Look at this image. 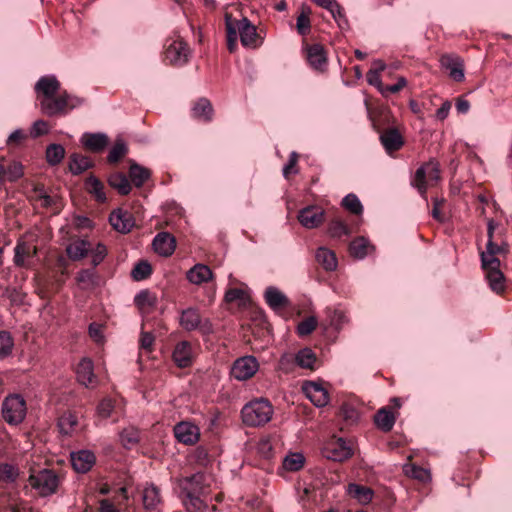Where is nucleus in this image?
<instances>
[{
  "label": "nucleus",
  "instance_id": "34",
  "mask_svg": "<svg viewBox=\"0 0 512 512\" xmlns=\"http://www.w3.org/2000/svg\"><path fill=\"white\" fill-rule=\"evenodd\" d=\"M78 384H89L94 377L93 362L88 358H83L76 369Z\"/></svg>",
  "mask_w": 512,
  "mask_h": 512
},
{
  "label": "nucleus",
  "instance_id": "40",
  "mask_svg": "<svg viewBox=\"0 0 512 512\" xmlns=\"http://www.w3.org/2000/svg\"><path fill=\"white\" fill-rule=\"evenodd\" d=\"M134 303L142 312H148L150 308L156 305L157 298L149 290H141L135 295Z\"/></svg>",
  "mask_w": 512,
  "mask_h": 512
},
{
  "label": "nucleus",
  "instance_id": "24",
  "mask_svg": "<svg viewBox=\"0 0 512 512\" xmlns=\"http://www.w3.org/2000/svg\"><path fill=\"white\" fill-rule=\"evenodd\" d=\"M81 143L93 152H100L108 144V138L103 133H84L81 137Z\"/></svg>",
  "mask_w": 512,
  "mask_h": 512
},
{
  "label": "nucleus",
  "instance_id": "18",
  "mask_svg": "<svg viewBox=\"0 0 512 512\" xmlns=\"http://www.w3.org/2000/svg\"><path fill=\"white\" fill-rule=\"evenodd\" d=\"M307 61L309 65L317 71H324L327 65L326 52L322 45L313 44L307 47Z\"/></svg>",
  "mask_w": 512,
  "mask_h": 512
},
{
  "label": "nucleus",
  "instance_id": "47",
  "mask_svg": "<svg viewBox=\"0 0 512 512\" xmlns=\"http://www.w3.org/2000/svg\"><path fill=\"white\" fill-rule=\"evenodd\" d=\"M310 13H311L310 8L308 6L303 5L302 11H301L300 15L297 17L296 28H297L298 33L302 36L308 34V32L310 31V27H311L310 19H309Z\"/></svg>",
  "mask_w": 512,
  "mask_h": 512
},
{
  "label": "nucleus",
  "instance_id": "43",
  "mask_svg": "<svg viewBox=\"0 0 512 512\" xmlns=\"http://www.w3.org/2000/svg\"><path fill=\"white\" fill-rule=\"evenodd\" d=\"M46 161L50 166H56L65 157V148L61 144H50L46 148Z\"/></svg>",
  "mask_w": 512,
  "mask_h": 512
},
{
  "label": "nucleus",
  "instance_id": "32",
  "mask_svg": "<svg viewBox=\"0 0 512 512\" xmlns=\"http://www.w3.org/2000/svg\"><path fill=\"white\" fill-rule=\"evenodd\" d=\"M89 157L73 153L69 159V170L73 175H79L93 167Z\"/></svg>",
  "mask_w": 512,
  "mask_h": 512
},
{
  "label": "nucleus",
  "instance_id": "12",
  "mask_svg": "<svg viewBox=\"0 0 512 512\" xmlns=\"http://www.w3.org/2000/svg\"><path fill=\"white\" fill-rule=\"evenodd\" d=\"M172 358L179 368H186L193 364L194 352L189 341L183 340L174 347Z\"/></svg>",
  "mask_w": 512,
  "mask_h": 512
},
{
  "label": "nucleus",
  "instance_id": "21",
  "mask_svg": "<svg viewBox=\"0 0 512 512\" xmlns=\"http://www.w3.org/2000/svg\"><path fill=\"white\" fill-rule=\"evenodd\" d=\"M186 277L190 283L201 285L211 280L213 273L207 265L198 263L187 271Z\"/></svg>",
  "mask_w": 512,
  "mask_h": 512
},
{
  "label": "nucleus",
  "instance_id": "64",
  "mask_svg": "<svg viewBox=\"0 0 512 512\" xmlns=\"http://www.w3.org/2000/svg\"><path fill=\"white\" fill-rule=\"evenodd\" d=\"M6 175H8V179L10 181H16L23 175V166L22 164L15 162L8 167L6 170Z\"/></svg>",
  "mask_w": 512,
  "mask_h": 512
},
{
  "label": "nucleus",
  "instance_id": "62",
  "mask_svg": "<svg viewBox=\"0 0 512 512\" xmlns=\"http://www.w3.org/2000/svg\"><path fill=\"white\" fill-rule=\"evenodd\" d=\"M296 365L294 354H284L279 360V369L284 372L291 371Z\"/></svg>",
  "mask_w": 512,
  "mask_h": 512
},
{
  "label": "nucleus",
  "instance_id": "15",
  "mask_svg": "<svg viewBox=\"0 0 512 512\" xmlns=\"http://www.w3.org/2000/svg\"><path fill=\"white\" fill-rule=\"evenodd\" d=\"M176 439L183 444L192 445L199 439V429L189 422H180L174 427Z\"/></svg>",
  "mask_w": 512,
  "mask_h": 512
},
{
  "label": "nucleus",
  "instance_id": "26",
  "mask_svg": "<svg viewBox=\"0 0 512 512\" xmlns=\"http://www.w3.org/2000/svg\"><path fill=\"white\" fill-rule=\"evenodd\" d=\"M349 249L351 256L362 260L374 249V246L366 237L359 236L350 243Z\"/></svg>",
  "mask_w": 512,
  "mask_h": 512
},
{
  "label": "nucleus",
  "instance_id": "42",
  "mask_svg": "<svg viewBox=\"0 0 512 512\" xmlns=\"http://www.w3.org/2000/svg\"><path fill=\"white\" fill-rule=\"evenodd\" d=\"M295 356L296 365L300 368L313 369L316 362V355L310 348L299 350Z\"/></svg>",
  "mask_w": 512,
  "mask_h": 512
},
{
  "label": "nucleus",
  "instance_id": "57",
  "mask_svg": "<svg viewBox=\"0 0 512 512\" xmlns=\"http://www.w3.org/2000/svg\"><path fill=\"white\" fill-rule=\"evenodd\" d=\"M114 409V404L111 399L105 398L103 399L97 406V414L104 419H107L111 416V413Z\"/></svg>",
  "mask_w": 512,
  "mask_h": 512
},
{
  "label": "nucleus",
  "instance_id": "3",
  "mask_svg": "<svg viewBox=\"0 0 512 512\" xmlns=\"http://www.w3.org/2000/svg\"><path fill=\"white\" fill-rule=\"evenodd\" d=\"M273 409L265 399H257L244 405L241 410L243 423L250 427H257L270 421Z\"/></svg>",
  "mask_w": 512,
  "mask_h": 512
},
{
  "label": "nucleus",
  "instance_id": "53",
  "mask_svg": "<svg viewBox=\"0 0 512 512\" xmlns=\"http://www.w3.org/2000/svg\"><path fill=\"white\" fill-rule=\"evenodd\" d=\"M317 326V319L314 316L307 317L301 321L297 326V333L300 336H307L311 334Z\"/></svg>",
  "mask_w": 512,
  "mask_h": 512
},
{
  "label": "nucleus",
  "instance_id": "20",
  "mask_svg": "<svg viewBox=\"0 0 512 512\" xmlns=\"http://www.w3.org/2000/svg\"><path fill=\"white\" fill-rule=\"evenodd\" d=\"M110 224L120 233H128L134 226V220L128 212L117 210L109 217Z\"/></svg>",
  "mask_w": 512,
  "mask_h": 512
},
{
  "label": "nucleus",
  "instance_id": "56",
  "mask_svg": "<svg viewBox=\"0 0 512 512\" xmlns=\"http://www.w3.org/2000/svg\"><path fill=\"white\" fill-rule=\"evenodd\" d=\"M257 450L262 457L269 459L273 456V444L269 437L262 438L257 446Z\"/></svg>",
  "mask_w": 512,
  "mask_h": 512
},
{
  "label": "nucleus",
  "instance_id": "52",
  "mask_svg": "<svg viewBox=\"0 0 512 512\" xmlns=\"http://www.w3.org/2000/svg\"><path fill=\"white\" fill-rule=\"evenodd\" d=\"M329 233L332 237L341 238L349 235V228L339 219L331 221L329 225Z\"/></svg>",
  "mask_w": 512,
  "mask_h": 512
},
{
  "label": "nucleus",
  "instance_id": "23",
  "mask_svg": "<svg viewBox=\"0 0 512 512\" xmlns=\"http://www.w3.org/2000/svg\"><path fill=\"white\" fill-rule=\"evenodd\" d=\"M380 141L387 153L399 150L403 144V138L397 129L391 128L380 135Z\"/></svg>",
  "mask_w": 512,
  "mask_h": 512
},
{
  "label": "nucleus",
  "instance_id": "36",
  "mask_svg": "<svg viewBox=\"0 0 512 512\" xmlns=\"http://www.w3.org/2000/svg\"><path fill=\"white\" fill-rule=\"evenodd\" d=\"M78 425V418L72 412L63 413L58 419V428L61 434L70 436Z\"/></svg>",
  "mask_w": 512,
  "mask_h": 512
},
{
  "label": "nucleus",
  "instance_id": "9",
  "mask_svg": "<svg viewBox=\"0 0 512 512\" xmlns=\"http://www.w3.org/2000/svg\"><path fill=\"white\" fill-rule=\"evenodd\" d=\"M323 455L327 459L342 462L353 455V449L350 442L344 438H334L325 445Z\"/></svg>",
  "mask_w": 512,
  "mask_h": 512
},
{
  "label": "nucleus",
  "instance_id": "44",
  "mask_svg": "<svg viewBox=\"0 0 512 512\" xmlns=\"http://www.w3.org/2000/svg\"><path fill=\"white\" fill-rule=\"evenodd\" d=\"M326 314L329 319L330 325L336 330L342 329V327L348 322V318L345 312L341 309L327 308Z\"/></svg>",
  "mask_w": 512,
  "mask_h": 512
},
{
  "label": "nucleus",
  "instance_id": "50",
  "mask_svg": "<svg viewBox=\"0 0 512 512\" xmlns=\"http://www.w3.org/2000/svg\"><path fill=\"white\" fill-rule=\"evenodd\" d=\"M342 205L353 214L358 215L363 211V206L359 198L353 193H350L343 198Z\"/></svg>",
  "mask_w": 512,
  "mask_h": 512
},
{
  "label": "nucleus",
  "instance_id": "38",
  "mask_svg": "<svg viewBox=\"0 0 512 512\" xmlns=\"http://www.w3.org/2000/svg\"><path fill=\"white\" fill-rule=\"evenodd\" d=\"M213 108L210 101L206 98L199 99L192 108V115L203 121L212 119Z\"/></svg>",
  "mask_w": 512,
  "mask_h": 512
},
{
  "label": "nucleus",
  "instance_id": "19",
  "mask_svg": "<svg viewBox=\"0 0 512 512\" xmlns=\"http://www.w3.org/2000/svg\"><path fill=\"white\" fill-rule=\"evenodd\" d=\"M304 395L316 406L324 407L329 402L326 386H301Z\"/></svg>",
  "mask_w": 512,
  "mask_h": 512
},
{
  "label": "nucleus",
  "instance_id": "17",
  "mask_svg": "<svg viewBox=\"0 0 512 512\" xmlns=\"http://www.w3.org/2000/svg\"><path fill=\"white\" fill-rule=\"evenodd\" d=\"M486 273V279L492 291L499 294L505 289V277L500 270V265L482 266Z\"/></svg>",
  "mask_w": 512,
  "mask_h": 512
},
{
  "label": "nucleus",
  "instance_id": "13",
  "mask_svg": "<svg viewBox=\"0 0 512 512\" xmlns=\"http://www.w3.org/2000/svg\"><path fill=\"white\" fill-rule=\"evenodd\" d=\"M263 296L266 304L275 312L281 311L290 305L288 297L275 286H268Z\"/></svg>",
  "mask_w": 512,
  "mask_h": 512
},
{
  "label": "nucleus",
  "instance_id": "27",
  "mask_svg": "<svg viewBox=\"0 0 512 512\" xmlns=\"http://www.w3.org/2000/svg\"><path fill=\"white\" fill-rule=\"evenodd\" d=\"M396 421L394 413L387 407H382L374 416L375 425L383 432L392 430Z\"/></svg>",
  "mask_w": 512,
  "mask_h": 512
},
{
  "label": "nucleus",
  "instance_id": "59",
  "mask_svg": "<svg viewBox=\"0 0 512 512\" xmlns=\"http://www.w3.org/2000/svg\"><path fill=\"white\" fill-rule=\"evenodd\" d=\"M107 249L106 246L98 243L97 246L91 251L92 264L94 267L98 266L106 257Z\"/></svg>",
  "mask_w": 512,
  "mask_h": 512
},
{
  "label": "nucleus",
  "instance_id": "25",
  "mask_svg": "<svg viewBox=\"0 0 512 512\" xmlns=\"http://www.w3.org/2000/svg\"><path fill=\"white\" fill-rule=\"evenodd\" d=\"M347 493L362 505L370 503L374 495L371 488L356 483H350L347 486Z\"/></svg>",
  "mask_w": 512,
  "mask_h": 512
},
{
  "label": "nucleus",
  "instance_id": "33",
  "mask_svg": "<svg viewBox=\"0 0 512 512\" xmlns=\"http://www.w3.org/2000/svg\"><path fill=\"white\" fill-rule=\"evenodd\" d=\"M499 250L498 244L488 239L486 250L480 253L481 266L500 265V260L496 257L499 254Z\"/></svg>",
  "mask_w": 512,
  "mask_h": 512
},
{
  "label": "nucleus",
  "instance_id": "55",
  "mask_svg": "<svg viewBox=\"0 0 512 512\" xmlns=\"http://www.w3.org/2000/svg\"><path fill=\"white\" fill-rule=\"evenodd\" d=\"M340 412L344 420L349 424H353L359 419L358 410L349 404H343Z\"/></svg>",
  "mask_w": 512,
  "mask_h": 512
},
{
  "label": "nucleus",
  "instance_id": "28",
  "mask_svg": "<svg viewBox=\"0 0 512 512\" xmlns=\"http://www.w3.org/2000/svg\"><path fill=\"white\" fill-rule=\"evenodd\" d=\"M179 323L186 331L196 330L201 324V317L198 310L191 307L183 310Z\"/></svg>",
  "mask_w": 512,
  "mask_h": 512
},
{
  "label": "nucleus",
  "instance_id": "16",
  "mask_svg": "<svg viewBox=\"0 0 512 512\" xmlns=\"http://www.w3.org/2000/svg\"><path fill=\"white\" fill-rule=\"evenodd\" d=\"M175 247V238L168 232H160L153 239V248L161 256L168 257L172 255Z\"/></svg>",
  "mask_w": 512,
  "mask_h": 512
},
{
  "label": "nucleus",
  "instance_id": "6",
  "mask_svg": "<svg viewBox=\"0 0 512 512\" xmlns=\"http://www.w3.org/2000/svg\"><path fill=\"white\" fill-rule=\"evenodd\" d=\"M2 416L10 425L20 424L26 416V403L22 396L13 394L2 403Z\"/></svg>",
  "mask_w": 512,
  "mask_h": 512
},
{
  "label": "nucleus",
  "instance_id": "7",
  "mask_svg": "<svg viewBox=\"0 0 512 512\" xmlns=\"http://www.w3.org/2000/svg\"><path fill=\"white\" fill-rule=\"evenodd\" d=\"M190 56L187 44L179 37L169 38L165 44V59L173 66L185 65Z\"/></svg>",
  "mask_w": 512,
  "mask_h": 512
},
{
  "label": "nucleus",
  "instance_id": "30",
  "mask_svg": "<svg viewBox=\"0 0 512 512\" xmlns=\"http://www.w3.org/2000/svg\"><path fill=\"white\" fill-rule=\"evenodd\" d=\"M85 189L99 203L107 201L103 183L94 175H90L85 181Z\"/></svg>",
  "mask_w": 512,
  "mask_h": 512
},
{
  "label": "nucleus",
  "instance_id": "60",
  "mask_svg": "<svg viewBox=\"0 0 512 512\" xmlns=\"http://www.w3.org/2000/svg\"><path fill=\"white\" fill-rule=\"evenodd\" d=\"M77 281L87 285H94L96 282V273L93 269L81 270L77 275Z\"/></svg>",
  "mask_w": 512,
  "mask_h": 512
},
{
  "label": "nucleus",
  "instance_id": "4",
  "mask_svg": "<svg viewBox=\"0 0 512 512\" xmlns=\"http://www.w3.org/2000/svg\"><path fill=\"white\" fill-rule=\"evenodd\" d=\"M440 179V169L437 161L430 160L421 165L415 172L411 181L418 192L425 196L429 187L435 185Z\"/></svg>",
  "mask_w": 512,
  "mask_h": 512
},
{
  "label": "nucleus",
  "instance_id": "14",
  "mask_svg": "<svg viewBox=\"0 0 512 512\" xmlns=\"http://www.w3.org/2000/svg\"><path fill=\"white\" fill-rule=\"evenodd\" d=\"M96 456L90 450H79L71 453V463L78 473H87L95 464Z\"/></svg>",
  "mask_w": 512,
  "mask_h": 512
},
{
  "label": "nucleus",
  "instance_id": "48",
  "mask_svg": "<svg viewBox=\"0 0 512 512\" xmlns=\"http://www.w3.org/2000/svg\"><path fill=\"white\" fill-rule=\"evenodd\" d=\"M128 149L123 140H117L109 151L107 160L109 163H117L123 156L126 155Z\"/></svg>",
  "mask_w": 512,
  "mask_h": 512
},
{
  "label": "nucleus",
  "instance_id": "63",
  "mask_svg": "<svg viewBox=\"0 0 512 512\" xmlns=\"http://www.w3.org/2000/svg\"><path fill=\"white\" fill-rule=\"evenodd\" d=\"M193 458L199 465L205 466L209 463V453L207 449L203 446H198L195 449L193 453Z\"/></svg>",
  "mask_w": 512,
  "mask_h": 512
},
{
  "label": "nucleus",
  "instance_id": "39",
  "mask_svg": "<svg viewBox=\"0 0 512 512\" xmlns=\"http://www.w3.org/2000/svg\"><path fill=\"white\" fill-rule=\"evenodd\" d=\"M305 457L300 452H290L283 459L282 466L286 471L297 472L304 467Z\"/></svg>",
  "mask_w": 512,
  "mask_h": 512
},
{
  "label": "nucleus",
  "instance_id": "49",
  "mask_svg": "<svg viewBox=\"0 0 512 512\" xmlns=\"http://www.w3.org/2000/svg\"><path fill=\"white\" fill-rule=\"evenodd\" d=\"M152 267L147 261L138 262L132 269L131 276L136 281H141L150 276Z\"/></svg>",
  "mask_w": 512,
  "mask_h": 512
},
{
  "label": "nucleus",
  "instance_id": "8",
  "mask_svg": "<svg viewBox=\"0 0 512 512\" xmlns=\"http://www.w3.org/2000/svg\"><path fill=\"white\" fill-rule=\"evenodd\" d=\"M231 24L237 32V36H239L242 46L249 48L257 47V29L248 18L243 17L240 20H237L231 16Z\"/></svg>",
  "mask_w": 512,
  "mask_h": 512
},
{
  "label": "nucleus",
  "instance_id": "51",
  "mask_svg": "<svg viewBox=\"0 0 512 512\" xmlns=\"http://www.w3.org/2000/svg\"><path fill=\"white\" fill-rule=\"evenodd\" d=\"M225 26L227 32V47L230 52H233L236 49L238 36L231 24V15L229 14L225 15Z\"/></svg>",
  "mask_w": 512,
  "mask_h": 512
},
{
  "label": "nucleus",
  "instance_id": "45",
  "mask_svg": "<svg viewBox=\"0 0 512 512\" xmlns=\"http://www.w3.org/2000/svg\"><path fill=\"white\" fill-rule=\"evenodd\" d=\"M14 348V340L10 332L0 331V359L9 357Z\"/></svg>",
  "mask_w": 512,
  "mask_h": 512
},
{
  "label": "nucleus",
  "instance_id": "37",
  "mask_svg": "<svg viewBox=\"0 0 512 512\" xmlns=\"http://www.w3.org/2000/svg\"><path fill=\"white\" fill-rule=\"evenodd\" d=\"M149 169L133 162L129 168V177L136 187H141L150 178Z\"/></svg>",
  "mask_w": 512,
  "mask_h": 512
},
{
  "label": "nucleus",
  "instance_id": "11",
  "mask_svg": "<svg viewBox=\"0 0 512 512\" xmlns=\"http://www.w3.org/2000/svg\"><path fill=\"white\" fill-rule=\"evenodd\" d=\"M299 223L306 229H315L323 224L325 211L322 207L310 205L302 208L298 213Z\"/></svg>",
  "mask_w": 512,
  "mask_h": 512
},
{
  "label": "nucleus",
  "instance_id": "46",
  "mask_svg": "<svg viewBox=\"0 0 512 512\" xmlns=\"http://www.w3.org/2000/svg\"><path fill=\"white\" fill-rule=\"evenodd\" d=\"M139 438V431L133 427L126 428L120 433L121 444L126 449L134 447L139 442Z\"/></svg>",
  "mask_w": 512,
  "mask_h": 512
},
{
  "label": "nucleus",
  "instance_id": "61",
  "mask_svg": "<svg viewBox=\"0 0 512 512\" xmlns=\"http://www.w3.org/2000/svg\"><path fill=\"white\" fill-rule=\"evenodd\" d=\"M407 85V80L404 77H399L397 82L393 85L384 86L383 92L381 93L384 97H388L389 94L398 93Z\"/></svg>",
  "mask_w": 512,
  "mask_h": 512
},
{
  "label": "nucleus",
  "instance_id": "10",
  "mask_svg": "<svg viewBox=\"0 0 512 512\" xmlns=\"http://www.w3.org/2000/svg\"><path fill=\"white\" fill-rule=\"evenodd\" d=\"M259 364L254 356L238 358L231 367V376L238 381L250 379L258 370Z\"/></svg>",
  "mask_w": 512,
  "mask_h": 512
},
{
  "label": "nucleus",
  "instance_id": "1",
  "mask_svg": "<svg viewBox=\"0 0 512 512\" xmlns=\"http://www.w3.org/2000/svg\"><path fill=\"white\" fill-rule=\"evenodd\" d=\"M60 90V82L55 75H45L35 84V92L43 114L49 117L65 115L70 110L79 107L82 99L63 92L56 96Z\"/></svg>",
  "mask_w": 512,
  "mask_h": 512
},
{
  "label": "nucleus",
  "instance_id": "35",
  "mask_svg": "<svg viewBox=\"0 0 512 512\" xmlns=\"http://www.w3.org/2000/svg\"><path fill=\"white\" fill-rule=\"evenodd\" d=\"M108 183L121 195H127L131 191V184L124 173H112L108 178Z\"/></svg>",
  "mask_w": 512,
  "mask_h": 512
},
{
  "label": "nucleus",
  "instance_id": "31",
  "mask_svg": "<svg viewBox=\"0 0 512 512\" xmlns=\"http://www.w3.org/2000/svg\"><path fill=\"white\" fill-rule=\"evenodd\" d=\"M90 250V243L85 239H79L66 248L67 255L70 259L77 261L87 256Z\"/></svg>",
  "mask_w": 512,
  "mask_h": 512
},
{
  "label": "nucleus",
  "instance_id": "5",
  "mask_svg": "<svg viewBox=\"0 0 512 512\" xmlns=\"http://www.w3.org/2000/svg\"><path fill=\"white\" fill-rule=\"evenodd\" d=\"M28 482L42 497L54 494L58 488L57 474L49 469H43L29 476Z\"/></svg>",
  "mask_w": 512,
  "mask_h": 512
},
{
  "label": "nucleus",
  "instance_id": "29",
  "mask_svg": "<svg viewBox=\"0 0 512 512\" xmlns=\"http://www.w3.org/2000/svg\"><path fill=\"white\" fill-rule=\"evenodd\" d=\"M316 260L317 262L326 270V271H334L338 266V261L335 253L326 248L319 247L316 251Z\"/></svg>",
  "mask_w": 512,
  "mask_h": 512
},
{
  "label": "nucleus",
  "instance_id": "54",
  "mask_svg": "<svg viewBox=\"0 0 512 512\" xmlns=\"http://www.w3.org/2000/svg\"><path fill=\"white\" fill-rule=\"evenodd\" d=\"M0 474L1 479H4L8 482H14L17 479L19 472L18 469L12 464L0 463Z\"/></svg>",
  "mask_w": 512,
  "mask_h": 512
},
{
  "label": "nucleus",
  "instance_id": "58",
  "mask_svg": "<svg viewBox=\"0 0 512 512\" xmlns=\"http://www.w3.org/2000/svg\"><path fill=\"white\" fill-rule=\"evenodd\" d=\"M49 132L48 123L44 120H37L33 123L30 129V135L32 138H37L45 135Z\"/></svg>",
  "mask_w": 512,
  "mask_h": 512
},
{
  "label": "nucleus",
  "instance_id": "22",
  "mask_svg": "<svg viewBox=\"0 0 512 512\" xmlns=\"http://www.w3.org/2000/svg\"><path fill=\"white\" fill-rule=\"evenodd\" d=\"M142 500L145 510H156L161 503L160 488L153 483L147 484L143 489Z\"/></svg>",
  "mask_w": 512,
  "mask_h": 512
},
{
  "label": "nucleus",
  "instance_id": "2",
  "mask_svg": "<svg viewBox=\"0 0 512 512\" xmlns=\"http://www.w3.org/2000/svg\"><path fill=\"white\" fill-rule=\"evenodd\" d=\"M180 497L188 512H204L207 504L202 499L208 493L209 476L196 472L178 480Z\"/></svg>",
  "mask_w": 512,
  "mask_h": 512
},
{
  "label": "nucleus",
  "instance_id": "41",
  "mask_svg": "<svg viewBox=\"0 0 512 512\" xmlns=\"http://www.w3.org/2000/svg\"><path fill=\"white\" fill-rule=\"evenodd\" d=\"M403 471L408 477L416 479L422 483H426L431 479L430 471L416 464H405L403 466Z\"/></svg>",
  "mask_w": 512,
  "mask_h": 512
}]
</instances>
